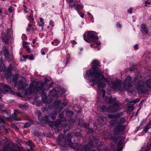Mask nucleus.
Wrapping results in <instances>:
<instances>
[{
	"label": "nucleus",
	"mask_w": 151,
	"mask_h": 151,
	"mask_svg": "<svg viewBox=\"0 0 151 151\" xmlns=\"http://www.w3.org/2000/svg\"><path fill=\"white\" fill-rule=\"evenodd\" d=\"M116 25L117 27H119L120 28L122 27V25L120 24L118 22L116 23Z\"/></svg>",
	"instance_id": "nucleus-42"
},
{
	"label": "nucleus",
	"mask_w": 151,
	"mask_h": 151,
	"mask_svg": "<svg viewBox=\"0 0 151 151\" xmlns=\"http://www.w3.org/2000/svg\"><path fill=\"white\" fill-rule=\"evenodd\" d=\"M122 145V141L121 140H120L118 142V144L117 145V146L118 147H120V148H119V149H120L121 150V151H122V148L121 147V146Z\"/></svg>",
	"instance_id": "nucleus-32"
},
{
	"label": "nucleus",
	"mask_w": 151,
	"mask_h": 151,
	"mask_svg": "<svg viewBox=\"0 0 151 151\" xmlns=\"http://www.w3.org/2000/svg\"><path fill=\"white\" fill-rule=\"evenodd\" d=\"M134 66H132V67H131L130 68V69H131V70H133L134 69H133V68H134Z\"/></svg>",
	"instance_id": "nucleus-62"
},
{
	"label": "nucleus",
	"mask_w": 151,
	"mask_h": 151,
	"mask_svg": "<svg viewBox=\"0 0 151 151\" xmlns=\"http://www.w3.org/2000/svg\"><path fill=\"white\" fill-rule=\"evenodd\" d=\"M11 36L9 34H4L2 37V40L6 44H7Z\"/></svg>",
	"instance_id": "nucleus-11"
},
{
	"label": "nucleus",
	"mask_w": 151,
	"mask_h": 151,
	"mask_svg": "<svg viewBox=\"0 0 151 151\" xmlns=\"http://www.w3.org/2000/svg\"><path fill=\"white\" fill-rule=\"evenodd\" d=\"M84 40L86 42L89 43L92 40H98V36L96 35V32L93 31H89L87 34L83 35Z\"/></svg>",
	"instance_id": "nucleus-6"
},
{
	"label": "nucleus",
	"mask_w": 151,
	"mask_h": 151,
	"mask_svg": "<svg viewBox=\"0 0 151 151\" xmlns=\"http://www.w3.org/2000/svg\"><path fill=\"white\" fill-rule=\"evenodd\" d=\"M42 100L45 103H46V101H47V99L45 98L44 99L43 98H42Z\"/></svg>",
	"instance_id": "nucleus-48"
},
{
	"label": "nucleus",
	"mask_w": 151,
	"mask_h": 151,
	"mask_svg": "<svg viewBox=\"0 0 151 151\" xmlns=\"http://www.w3.org/2000/svg\"><path fill=\"white\" fill-rule=\"evenodd\" d=\"M4 151H8V149H5V147H4Z\"/></svg>",
	"instance_id": "nucleus-64"
},
{
	"label": "nucleus",
	"mask_w": 151,
	"mask_h": 151,
	"mask_svg": "<svg viewBox=\"0 0 151 151\" xmlns=\"http://www.w3.org/2000/svg\"><path fill=\"white\" fill-rule=\"evenodd\" d=\"M99 65V63L97 60H93L91 63V66L92 67L93 69H95Z\"/></svg>",
	"instance_id": "nucleus-14"
},
{
	"label": "nucleus",
	"mask_w": 151,
	"mask_h": 151,
	"mask_svg": "<svg viewBox=\"0 0 151 151\" xmlns=\"http://www.w3.org/2000/svg\"><path fill=\"white\" fill-rule=\"evenodd\" d=\"M74 1V0H69V1L70 3H73Z\"/></svg>",
	"instance_id": "nucleus-59"
},
{
	"label": "nucleus",
	"mask_w": 151,
	"mask_h": 151,
	"mask_svg": "<svg viewBox=\"0 0 151 151\" xmlns=\"http://www.w3.org/2000/svg\"><path fill=\"white\" fill-rule=\"evenodd\" d=\"M18 79V76L17 75H14L12 77V82H16Z\"/></svg>",
	"instance_id": "nucleus-28"
},
{
	"label": "nucleus",
	"mask_w": 151,
	"mask_h": 151,
	"mask_svg": "<svg viewBox=\"0 0 151 151\" xmlns=\"http://www.w3.org/2000/svg\"><path fill=\"white\" fill-rule=\"evenodd\" d=\"M151 144L148 147L147 149H145L144 151L143 150V149L142 148L141 150V151H151Z\"/></svg>",
	"instance_id": "nucleus-31"
},
{
	"label": "nucleus",
	"mask_w": 151,
	"mask_h": 151,
	"mask_svg": "<svg viewBox=\"0 0 151 151\" xmlns=\"http://www.w3.org/2000/svg\"><path fill=\"white\" fill-rule=\"evenodd\" d=\"M83 8V6L80 4H76L75 9L76 10H82Z\"/></svg>",
	"instance_id": "nucleus-25"
},
{
	"label": "nucleus",
	"mask_w": 151,
	"mask_h": 151,
	"mask_svg": "<svg viewBox=\"0 0 151 151\" xmlns=\"http://www.w3.org/2000/svg\"><path fill=\"white\" fill-rule=\"evenodd\" d=\"M138 78L137 77H135L134 78V80L133 81V83H135L136 82L138 81Z\"/></svg>",
	"instance_id": "nucleus-38"
},
{
	"label": "nucleus",
	"mask_w": 151,
	"mask_h": 151,
	"mask_svg": "<svg viewBox=\"0 0 151 151\" xmlns=\"http://www.w3.org/2000/svg\"><path fill=\"white\" fill-rule=\"evenodd\" d=\"M107 115L109 118L114 119L109 122L110 124L112 126H117L114 130V133L116 134H123L126 127L122 124L124 123L125 120L124 118H120L121 114L117 113L115 114H108Z\"/></svg>",
	"instance_id": "nucleus-3"
},
{
	"label": "nucleus",
	"mask_w": 151,
	"mask_h": 151,
	"mask_svg": "<svg viewBox=\"0 0 151 151\" xmlns=\"http://www.w3.org/2000/svg\"><path fill=\"white\" fill-rule=\"evenodd\" d=\"M2 13V11L1 9L0 8V16H1Z\"/></svg>",
	"instance_id": "nucleus-61"
},
{
	"label": "nucleus",
	"mask_w": 151,
	"mask_h": 151,
	"mask_svg": "<svg viewBox=\"0 0 151 151\" xmlns=\"http://www.w3.org/2000/svg\"><path fill=\"white\" fill-rule=\"evenodd\" d=\"M26 49L28 53H29L31 51L29 47V46L26 47Z\"/></svg>",
	"instance_id": "nucleus-37"
},
{
	"label": "nucleus",
	"mask_w": 151,
	"mask_h": 151,
	"mask_svg": "<svg viewBox=\"0 0 151 151\" xmlns=\"http://www.w3.org/2000/svg\"><path fill=\"white\" fill-rule=\"evenodd\" d=\"M146 85H151V77L146 82Z\"/></svg>",
	"instance_id": "nucleus-35"
},
{
	"label": "nucleus",
	"mask_w": 151,
	"mask_h": 151,
	"mask_svg": "<svg viewBox=\"0 0 151 151\" xmlns=\"http://www.w3.org/2000/svg\"><path fill=\"white\" fill-rule=\"evenodd\" d=\"M23 37L25 40H27V37L25 34H23Z\"/></svg>",
	"instance_id": "nucleus-51"
},
{
	"label": "nucleus",
	"mask_w": 151,
	"mask_h": 151,
	"mask_svg": "<svg viewBox=\"0 0 151 151\" xmlns=\"http://www.w3.org/2000/svg\"><path fill=\"white\" fill-rule=\"evenodd\" d=\"M116 100L115 98L112 99L111 97H107L106 98V102L108 103L112 104L113 106L106 108L105 105H103L101 106V111H106L109 112L111 113L118 110L120 105L116 101Z\"/></svg>",
	"instance_id": "nucleus-5"
},
{
	"label": "nucleus",
	"mask_w": 151,
	"mask_h": 151,
	"mask_svg": "<svg viewBox=\"0 0 151 151\" xmlns=\"http://www.w3.org/2000/svg\"><path fill=\"white\" fill-rule=\"evenodd\" d=\"M139 99L137 98L134 100H131L130 101V102L132 103L136 104L137 102H139Z\"/></svg>",
	"instance_id": "nucleus-30"
},
{
	"label": "nucleus",
	"mask_w": 151,
	"mask_h": 151,
	"mask_svg": "<svg viewBox=\"0 0 151 151\" xmlns=\"http://www.w3.org/2000/svg\"><path fill=\"white\" fill-rule=\"evenodd\" d=\"M19 107L22 109H26L28 108V106L25 104H20L19 105Z\"/></svg>",
	"instance_id": "nucleus-23"
},
{
	"label": "nucleus",
	"mask_w": 151,
	"mask_h": 151,
	"mask_svg": "<svg viewBox=\"0 0 151 151\" xmlns=\"http://www.w3.org/2000/svg\"><path fill=\"white\" fill-rule=\"evenodd\" d=\"M78 13L80 15V16L82 18H83L84 16V14H83L79 13L78 12Z\"/></svg>",
	"instance_id": "nucleus-44"
},
{
	"label": "nucleus",
	"mask_w": 151,
	"mask_h": 151,
	"mask_svg": "<svg viewBox=\"0 0 151 151\" xmlns=\"http://www.w3.org/2000/svg\"><path fill=\"white\" fill-rule=\"evenodd\" d=\"M73 114L72 111H68L66 112V115L68 117H71Z\"/></svg>",
	"instance_id": "nucleus-27"
},
{
	"label": "nucleus",
	"mask_w": 151,
	"mask_h": 151,
	"mask_svg": "<svg viewBox=\"0 0 151 151\" xmlns=\"http://www.w3.org/2000/svg\"><path fill=\"white\" fill-rule=\"evenodd\" d=\"M133 8L131 7L128 10V12H129L130 14H132V10Z\"/></svg>",
	"instance_id": "nucleus-39"
},
{
	"label": "nucleus",
	"mask_w": 151,
	"mask_h": 151,
	"mask_svg": "<svg viewBox=\"0 0 151 151\" xmlns=\"http://www.w3.org/2000/svg\"><path fill=\"white\" fill-rule=\"evenodd\" d=\"M151 127V120L147 122L146 126L143 129V131L145 133H146L149 129Z\"/></svg>",
	"instance_id": "nucleus-16"
},
{
	"label": "nucleus",
	"mask_w": 151,
	"mask_h": 151,
	"mask_svg": "<svg viewBox=\"0 0 151 151\" xmlns=\"http://www.w3.org/2000/svg\"><path fill=\"white\" fill-rule=\"evenodd\" d=\"M146 86L147 87L145 86H137V90L140 94L144 93L147 91L148 90L147 89V88L151 89V86Z\"/></svg>",
	"instance_id": "nucleus-8"
},
{
	"label": "nucleus",
	"mask_w": 151,
	"mask_h": 151,
	"mask_svg": "<svg viewBox=\"0 0 151 151\" xmlns=\"http://www.w3.org/2000/svg\"><path fill=\"white\" fill-rule=\"evenodd\" d=\"M75 135L77 137H79L81 135V134H77V133L75 134Z\"/></svg>",
	"instance_id": "nucleus-60"
},
{
	"label": "nucleus",
	"mask_w": 151,
	"mask_h": 151,
	"mask_svg": "<svg viewBox=\"0 0 151 151\" xmlns=\"http://www.w3.org/2000/svg\"><path fill=\"white\" fill-rule=\"evenodd\" d=\"M0 91L1 93H6L7 92L11 91V89L8 86H0Z\"/></svg>",
	"instance_id": "nucleus-10"
},
{
	"label": "nucleus",
	"mask_w": 151,
	"mask_h": 151,
	"mask_svg": "<svg viewBox=\"0 0 151 151\" xmlns=\"http://www.w3.org/2000/svg\"><path fill=\"white\" fill-rule=\"evenodd\" d=\"M31 124L30 122H27L24 125V128H28L31 126Z\"/></svg>",
	"instance_id": "nucleus-33"
},
{
	"label": "nucleus",
	"mask_w": 151,
	"mask_h": 151,
	"mask_svg": "<svg viewBox=\"0 0 151 151\" xmlns=\"http://www.w3.org/2000/svg\"><path fill=\"white\" fill-rule=\"evenodd\" d=\"M93 77L94 79L92 81L93 84L106 85L105 83L107 82L108 79L104 78L103 75L102 71L100 70H94L90 69L87 71L84 78L87 79H89Z\"/></svg>",
	"instance_id": "nucleus-4"
},
{
	"label": "nucleus",
	"mask_w": 151,
	"mask_h": 151,
	"mask_svg": "<svg viewBox=\"0 0 151 151\" xmlns=\"http://www.w3.org/2000/svg\"><path fill=\"white\" fill-rule=\"evenodd\" d=\"M23 57L25 59H27L28 58V55H23Z\"/></svg>",
	"instance_id": "nucleus-54"
},
{
	"label": "nucleus",
	"mask_w": 151,
	"mask_h": 151,
	"mask_svg": "<svg viewBox=\"0 0 151 151\" xmlns=\"http://www.w3.org/2000/svg\"><path fill=\"white\" fill-rule=\"evenodd\" d=\"M88 129H89V130L88 131V132L89 133L92 132L93 131V129H90V128H88Z\"/></svg>",
	"instance_id": "nucleus-53"
},
{
	"label": "nucleus",
	"mask_w": 151,
	"mask_h": 151,
	"mask_svg": "<svg viewBox=\"0 0 151 151\" xmlns=\"http://www.w3.org/2000/svg\"><path fill=\"white\" fill-rule=\"evenodd\" d=\"M81 123L80 122H79V124L81 126H83L84 127H85L86 128H87L88 127V125L86 124V123H84V122H83V123L82 124H81Z\"/></svg>",
	"instance_id": "nucleus-34"
},
{
	"label": "nucleus",
	"mask_w": 151,
	"mask_h": 151,
	"mask_svg": "<svg viewBox=\"0 0 151 151\" xmlns=\"http://www.w3.org/2000/svg\"><path fill=\"white\" fill-rule=\"evenodd\" d=\"M9 12L11 13L12 12V6H10L8 9Z\"/></svg>",
	"instance_id": "nucleus-40"
},
{
	"label": "nucleus",
	"mask_w": 151,
	"mask_h": 151,
	"mask_svg": "<svg viewBox=\"0 0 151 151\" xmlns=\"http://www.w3.org/2000/svg\"><path fill=\"white\" fill-rule=\"evenodd\" d=\"M101 120H102V121H104L106 119V117H104V116H101L100 118Z\"/></svg>",
	"instance_id": "nucleus-47"
},
{
	"label": "nucleus",
	"mask_w": 151,
	"mask_h": 151,
	"mask_svg": "<svg viewBox=\"0 0 151 151\" xmlns=\"http://www.w3.org/2000/svg\"><path fill=\"white\" fill-rule=\"evenodd\" d=\"M2 51H3L6 58L7 59H9V52L8 49L5 46L3 47Z\"/></svg>",
	"instance_id": "nucleus-12"
},
{
	"label": "nucleus",
	"mask_w": 151,
	"mask_h": 151,
	"mask_svg": "<svg viewBox=\"0 0 151 151\" xmlns=\"http://www.w3.org/2000/svg\"><path fill=\"white\" fill-rule=\"evenodd\" d=\"M145 121L144 119H143L141 122V124H143L144 123H145Z\"/></svg>",
	"instance_id": "nucleus-50"
},
{
	"label": "nucleus",
	"mask_w": 151,
	"mask_h": 151,
	"mask_svg": "<svg viewBox=\"0 0 151 151\" xmlns=\"http://www.w3.org/2000/svg\"><path fill=\"white\" fill-rule=\"evenodd\" d=\"M71 43L73 45H75L76 43V42L75 40H71L70 41Z\"/></svg>",
	"instance_id": "nucleus-46"
},
{
	"label": "nucleus",
	"mask_w": 151,
	"mask_h": 151,
	"mask_svg": "<svg viewBox=\"0 0 151 151\" xmlns=\"http://www.w3.org/2000/svg\"><path fill=\"white\" fill-rule=\"evenodd\" d=\"M98 86V88L99 90L101 91H102L103 93V97H104V96L105 95V90L103 89L104 86Z\"/></svg>",
	"instance_id": "nucleus-17"
},
{
	"label": "nucleus",
	"mask_w": 151,
	"mask_h": 151,
	"mask_svg": "<svg viewBox=\"0 0 151 151\" xmlns=\"http://www.w3.org/2000/svg\"><path fill=\"white\" fill-rule=\"evenodd\" d=\"M131 77L129 76H128L124 81V85H129L131 83Z\"/></svg>",
	"instance_id": "nucleus-15"
},
{
	"label": "nucleus",
	"mask_w": 151,
	"mask_h": 151,
	"mask_svg": "<svg viewBox=\"0 0 151 151\" xmlns=\"http://www.w3.org/2000/svg\"><path fill=\"white\" fill-rule=\"evenodd\" d=\"M14 119L16 120L17 121L20 120V119L19 118L16 119Z\"/></svg>",
	"instance_id": "nucleus-63"
},
{
	"label": "nucleus",
	"mask_w": 151,
	"mask_h": 151,
	"mask_svg": "<svg viewBox=\"0 0 151 151\" xmlns=\"http://www.w3.org/2000/svg\"><path fill=\"white\" fill-rule=\"evenodd\" d=\"M124 87H125L127 88L128 91L132 92L134 91V89L133 87V86H123Z\"/></svg>",
	"instance_id": "nucleus-22"
},
{
	"label": "nucleus",
	"mask_w": 151,
	"mask_h": 151,
	"mask_svg": "<svg viewBox=\"0 0 151 151\" xmlns=\"http://www.w3.org/2000/svg\"><path fill=\"white\" fill-rule=\"evenodd\" d=\"M50 24L52 27L54 26V22L52 20H51L50 22Z\"/></svg>",
	"instance_id": "nucleus-36"
},
{
	"label": "nucleus",
	"mask_w": 151,
	"mask_h": 151,
	"mask_svg": "<svg viewBox=\"0 0 151 151\" xmlns=\"http://www.w3.org/2000/svg\"><path fill=\"white\" fill-rule=\"evenodd\" d=\"M18 86L17 88L18 89H22L25 92V93H28L29 92H33L35 91V90H34V89H33L32 90V89H30L31 88L32 89L34 88H37V86H30L29 87V89H25L24 88L26 87V86Z\"/></svg>",
	"instance_id": "nucleus-9"
},
{
	"label": "nucleus",
	"mask_w": 151,
	"mask_h": 151,
	"mask_svg": "<svg viewBox=\"0 0 151 151\" xmlns=\"http://www.w3.org/2000/svg\"><path fill=\"white\" fill-rule=\"evenodd\" d=\"M76 4H74L73 5H69V6L71 8H73V7H75L76 8Z\"/></svg>",
	"instance_id": "nucleus-41"
},
{
	"label": "nucleus",
	"mask_w": 151,
	"mask_h": 151,
	"mask_svg": "<svg viewBox=\"0 0 151 151\" xmlns=\"http://www.w3.org/2000/svg\"><path fill=\"white\" fill-rule=\"evenodd\" d=\"M16 112H19L18 111V110H17L16 111L14 112V115L15 116H16Z\"/></svg>",
	"instance_id": "nucleus-55"
},
{
	"label": "nucleus",
	"mask_w": 151,
	"mask_h": 151,
	"mask_svg": "<svg viewBox=\"0 0 151 151\" xmlns=\"http://www.w3.org/2000/svg\"><path fill=\"white\" fill-rule=\"evenodd\" d=\"M4 108V106L0 104V109H1Z\"/></svg>",
	"instance_id": "nucleus-58"
},
{
	"label": "nucleus",
	"mask_w": 151,
	"mask_h": 151,
	"mask_svg": "<svg viewBox=\"0 0 151 151\" xmlns=\"http://www.w3.org/2000/svg\"><path fill=\"white\" fill-rule=\"evenodd\" d=\"M65 134H67V136L66 137V135H62L60 134L59 135L57 140L59 142H61L62 143H65L71 146L74 149L76 150L77 151H89V148L87 145H85L84 146L80 147V145L78 144H73L71 142V138L73 136V133L68 134V131H64ZM92 151H96L94 150Z\"/></svg>",
	"instance_id": "nucleus-2"
},
{
	"label": "nucleus",
	"mask_w": 151,
	"mask_h": 151,
	"mask_svg": "<svg viewBox=\"0 0 151 151\" xmlns=\"http://www.w3.org/2000/svg\"><path fill=\"white\" fill-rule=\"evenodd\" d=\"M40 22L39 24V26L40 27H43L44 25V23L43 22L44 19L42 18H40Z\"/></svg>",
	"instance_id": "nucleus-26"
},
{
	"label": "nucleus",
	"mask_w": 151,
	"mask_h": 151,
	"mask_svg": "<svg viewBox=\"0 0 151 151\" xmlns=\"http://www.w3.org/2000/svg\"><path fill=\"white\" fill-rule=\"evenodd\" d=\"M111 83L112 85H120L121 84V81L118 80H116L115 81H111Z\"/></svg>",
	"instance_id": "nucleus-21"
},
{
	"label": "nucleus",
	"mask_w": 151,
	"mask_h": 151,
	"mask_svg": "<svg viewBox=\"0 0 151 151\" xmlns=\"http://www.w3.org/2000/svg\"><path fill=\"white\" fill-rule=\"evenodd\" d=\"M54 41L55 42L57 43H58L60 42V41L58 40L57 39H55L54 40Z\"/></svg>",
	"instance_id": "nucleus-52"
},
{
	"label": "nucleus",
	"mask_w": 151,
	"mask_h": 151,
	"mask_svg": "<svg viewBox=\"0 0 151 151\" xmlns=\"http://www.w3.org/2000/svg\"><path fill=\"white\" fill-rule=\"evenodd\" d=\"M29 59L30 60H33V58L32 56H30L29 58Z\"/></svg>",
	"instance_id": "nucleus-56"
},
{
	"label": "nucleus",
	"mask_w": 151,
	"mask_h": 151,
	"mask_svg": "<svg viewBox=\"0 0 151 151\" xmlns=\"http://www.w3.org/2000/svg\"><path fill=\"white\" fill-rule=\"evenodd\" d=\"M33 12L32 11H31L30 16L28 18V20L30 21V23L32 22L34 20V18L33 17Z\"/></svg>",
	"instance_id": "nucleus-20"
},
{
	"label": "nucleus",
	"mask_w": 151,
	"mask_h": 151,
	"mask_svg": "<svg viewBox=\"0 0 151 151\" xmlns=\"http://www.w3.org/2000/svg\"><path fill=\"white\" fill-rule=\"evenodd\" d=\"M141 32L143 34L146 35L148 31L145 25L142 24L141 26Z\"/></svg>",
	"instance_id": "nucleus-13"
},
{
	"label": "nucleus",
	"mask_w": 151,
	"mask_h": 151,
	"mask_svg": "<svg viewBox=\"0 0 151 151\" xmlns=\"http://www.w3.org/2000/svg\"><path fill=\"white\" fill-rule=\"evenodd\" d=\"M29 44H30V43L29 42H27L25 41L23 42V45H27Z\"/></svg>",
	"instance_id": "nucleus-49"
},
{
	"label": "nucleus",
	"mask_w": 151,
	"mask_h": 151,
	"mask_svg": "<svg viewBox=\"0 0 151 151\" xmlns=\"http://www.w3.org/2000/svg\"><path fill=\"white\" fill-rule=\"evenodd\" d=\"M137 44L135 45L134 46V47L135 49H138V48L137 47Z\"/></svg>",
	"instance_id": "nucleus-57"
},
{
	"label": "nucleus",
	"mask_w": 151,
	"mask_h": 151,
	"mask_svg": "<svg viewBox=\"0 0 151 151\" xmlns=\"http://www.w3.org/2000/svg\"><path fill=\"white\" fill-rule=\"evenodd\" d=\"M5 70L4 65L3 63V60L1 59L0 60V70Z\"/></svg>",
	"instance_id": "nucleus-19"
},
{
	"label": "nucleus",
	"mask_w": 151,
	"mask_h": 151,
	"mask_svg": "<svg viewBox=\"0 0 151 151\" xmlns=\"http://www.w3.org/2000/svg\"><path fill=\"white\" fill-rule=\"evenodd\" d=\"M40 86V87H39V88L37 89V92H38L39 91H41V92L44 91H45V89L43 90L42 89L44 87V86Z\"/></svg>",
	"instance_id": "nucleus-29"
},
{
	"label": "nucleus",
	"mask_w": 151,
	"mask_h": 151,
	"mask_svg": "<svg viewBox=\"0 0 151 151\" xmlns=\"http://www.w3.org/2000/svg\"><path fill=\"white\" fill-rule=\"evenodd\" d=\"M52 84V83L47 78H45L44 80V82L43 83L42 85H45L47 84V85H50Z\"/></svg>",
	"instance_id": "nucleus-18"
},
{
	"label": "nucleus",
	"mask_w": 151,
	"mask_h": 151,
	"mask_svg": "<svg viewBox=\"0 0 151 151\" xmlns=\"http://www.w3.org/2000/svg\"><path fill=\"white\" fill-rule=\"evenodd\" d=\"M122 86H111V87L115 90H119L120 89V87Z\"/></svg>",
	"instance_id": "nucleus-24"
},
{
	"label": "nucleus",
	"mask_w": 151,
	"mask_h": 151,
	"mask_svg": "<svg viewBox=\"0 0 151 151\" xmlns=\"http://www.w3.org/2000/svg\"><path fill=\"white\" fill-rule=\"evenodd\" d=\"M145 3L146 4L145 5V6H147V4H150V2L148 0H147V1H145Z\"/></svg>",
	"instance_id": "nucleus-43"
},
{
	"label": "nucleus",
	"mask_w": 151,
	"mask_h": 151,
	"mask_svg": "<svg viewBox=\"0 0 151 151\" xmlns=\"http://www.w3.org/2000/svg\"><path fill=\"white\" fill-rule=\"evenodd\" d=\"M65 92V90L62 88H60L57 91L55 89H53L50 91L49 96L50 97H59L60 95H61V94L64 93Z\"/></svg>",
	"instance_id": "nucleus-7"
},
{
	"label": "nucleus",
	"mask_w": 151,
	"mask_h": 151,
	"mask_svg": "<svg viewBox=\"0 0 151 151\" xmlns=\"http://www.w3.org/2000/svg\"><path fill=\"white\" fill-rule=\"evenodd\" d=\"M63 127L64 128H65V127H68V128L69 129L70 126L69 125V124H66L65 126H63Z\"/></svg>",
	"instance_id": "nucleus-45"
},
{
	"label": "nucleus",
	"mask_w": 151,
	"mask_h": 151,
	"mask_svg": "<svg viewBox=\"0 0 151 151\" xmlns=\"http://www.w3.org/2000/svg\"><path fill=\"white\" fill-rule=\"evenodd\" d=\"M67 104L66 101H64L63 102L61 100H58L57 99L54 102L53 107L56 106H58V107L55 109V113L54 114H51L50 115L46 116H44V118H42L41 116H39L38 119L41 121L43 120L44 122L48 124L51 126L52 127V125L55 126L56 127H58L59 125L61 124V121H64V120L63 119V114H60L59 116L60 120L59 119L57 120L55 122H51L50 121V118H51L53 120H54L56 118V114L60 112L61 109V108L65 106Z\"/></svg>",
	"instance_id": "nucleus-1"
}]
</instances>
